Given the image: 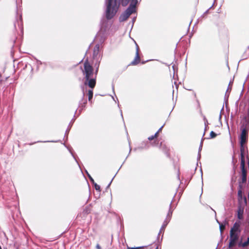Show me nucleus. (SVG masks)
I'll list each match as a JSON object with an SVG mask.
<instances>
[{"label": "nucleus", "mask_w": 249, "mask_h": 249, "mask_svg": "<svg viewBox=\"0 0 249 249\" xmlns=\"http://www.w3.org/2000/svg\"><path fill=\"white\" fill-rule=\"evenodd\" d=\"M98 68L95 71L93 67L90 64L88 59L84 63V68L82 73L84 75V85L88 86L90 89H93L96 84L97 75Z\"/></svg>", "instance_id": "1"}, {"label": "nucleus", "mask_w": 249, "mask_h": 249, "mask_svg": "<svg viewBox=\"0 0 249 249\" xmlns=\"http://www.w3.org/2000/svg\"><path fill=\"white\" fill-rule=\"evenodd\" d=\"M120 0H107L106 16L110 19L116 15L120 5Z\"/></svg>", "instance_id": "2"}, {"label": "nucleus", "mask_w": 249, "mask_h": 249, "mask_svg": "<svg viewBox=\"0 0 249 249\" xmlns=\"http://www.w3.org/2000/svg\"><path fill=\"white\" fill-rule=\"evenodd\" d=\"M241 134L240 136V156L245 157V154L246 152H248V148L247 146L245 145V143L247 141V137L249 130L243 129L241 130Z\"/></svg>", "instance_id": "3"}, {"label": "nucleus", "mask_w": 249, "mask_h": 249, "mask_svg": "<svg viewBox=\"0 0 249 249\" xmlns=\"http://www.w3.org/2000/svg\"><path fill=\"white\" fill-rule=\"evenodd\" d=\"M136 7L135 4H130L128 8L120 16V22L126 20L133 13H136Z\"/></svg>", "instance_id": "4"}, {"label": "nucleus", "mask_w": 249, "mask_h": 249, "mask_svg": "<svg viewBox=\"0 0 249 249\" xmlns=\"http://www.w3.org/2000/svg\"><path fill=\"white\" fill-rule=\"evenodd\" d=\"M241 168V181L242 183H246L247 181V171L245 169V157L240 156Z\"/></svg>", "instance_id": "5"}, {"label": "nucleus", "mask_w": 249, "mask_h": 249, "mask_svg": "<svg viewBox=\"0 0 249 249\" xmlns=\"http://www.w3.org/2000/svg\"><path fill=\"white\" fill-rule=\"evenodd\" d=\"M247 203V198L246 197H244V201L243 204H238L237 209V217L239 219L241 220L243 218V213L244 211V208Z\"/></svg>", "instance_id": "6"}, {"label": "nucleus", "mask_w": 249, "mask_h": 249, "mask_svg": "<svg viewBox=\"0 0 249 249\" xmlns=\"http://www.w3.org/2000/svg\"><path fill=\"white\" fill-rule=\"evenodd\" d=\"M241 223L240 221H236L234 224L233 227L230 230V233L233 234L239 235L241 230H240Z\"/></svg>", "instance_id": "7"}, {"label": "nucleus", "mask_w": 249, "mask_h": 249, "mask_svg": "<svg viewBox=\"0 0 249 249\" xmlns=\"http://www.w3.org/2000/svg\"><path fill=\"white\" fill-rule=\"evenodd\" d=\"M230 236L229 248H231L236 245L239 238V235L230 233Z\"/></svg>", "instance_id": "8"}, {"label": "nucleus", "mask_w": 249, "mask_h": 249, "mask_svg": "<svg viewBox=\"0 0 249 249\" xmlns=\"http://www.w3.org/2000/svg\"><path fill=\"white\" fill-rule=\"evenodd\" d=\"M241 130L244 129L249 130V115H247L244 117L241 122Z\"/></svg>", "instance_id": "9"}, {"label": "nucleus", "mask_w": 249, "mask_h": 249, "mask_svg": "<svg viewBox=\"0 0 249 249\" xmlns=\"http://www.w3.org/2000/svg\"><path fill=\"white\" fill-rule=\"evenodd\" d=\"M141 61V58L139 54L138 48L137 50L136 56L134 59L131 62L130 65L134 66L138 64Z\"/></svg>", "instance_id": "10"}, {"label": "nucleus", "mask_w": 249, "mask_h": 249, "mask_svg": "<svg viewBox=\"0 0 249 249\" xmlns=\"http://www.w3.org/2000/svg\"><path fill=\"white\" fill-rule=\"evenodd\" d=\"M238 204H243L244 201V197L242 195V191L238 190Z\"/></svg>", "instance_id": "11"}, {"label": "nucleus", "mask_w": 249, "mask_h": 249, "mask_svg": "<svg viewBox=\"0 0 249 249\" xmlns=\"http://www.w3.org/2000/svg\"><path fill=\"white\" fill-rule=\"evenodd\" d=\"M92 211V207L91 205H87L85 207L83 210V213L84 214H88L91 213Z\"/></svg>", "instance_id": "12"}, {"label": "nucleus", "mask_w": 249, "mask_h": 249, "mask_svg": "<svg viewBox=\"0 0 249 249\" xmlns=\"http://www.w3.org/2000/svg\"><path fill=\"white\" fill-rule=\"evenodd\" d=\"M93 89H90L88 91V96L89 101L91 103H92L91 100L93 97Z\"/></svg>", "instance_id": "13"}, {"label": "nucleus", "mask_w": 249, "mask_h": 249, "mask_svg": "<svg viewBox=\"0 0 249 249\" xmlns=\"http://www.w3.org/2000/svg\"><path fill=\"white\" fill-rule=\"evenodd\" d=\"M99 48H100V46H99V44H97L95 46V47L94 48V50H93V55L94 56H97V54H98V53L99 52Z\"/></svg>", "instance_id": "14"}, {"label": "nucleus", "mask_w": 249, "mask_h": 249, "mask_svg": "<svg viewBox=\"0 0 249 249\" xmlns=\"http://www.w3.org/2000/svg\"><path fill=\"white\" fill-rule=\"evenodd\" d=\"M249 245V237L248 238V240L247 241L244 242V243H240L239 244V246L242 247H246Z\"/></svg>", "instance_id": "15"}, {"label": "nucleus", "mask_w": 249, "mask_h": 249, "mask_svg": "<svg viewBox=\"0 0 249 249\" xmlns=\"http://www.w3.org/2000/svg\"><path fill=\"white\" fill-rule=\"evenodd\" d=\"M219 224L220 232L221 233H222L225 229V225L221 223H219Z\"/></svg>", "instance_id": "16"}, {"label": "nucleus", "mask_w": 249, "mask_h": 249, "mask_svg": "<svg viewBox=\"0 0 249 249\" xmlns=\"http://www.w3.org/2000/svg\"><path fill=\"white\" fill-rule=\"evenodd\" d=\"M158 133H156L154 135H152V136L148 137V139L149 141H152V140H154L155 139H156L157 138H158Z\"/></svg>", "instance_id": "17"}, {"label": "nucleus", "mask_w": 249, "mask_h": 249, "mask_svg": "<svg viewBox=\"0 0 249 249\" xmlns=\"http://www.w3.org/2000/svg\"><path fill=\"white\" fill-rule=\"evenodd\" d=\"M246 183H242V181H239V186H238V190L242 191V189L244 187V184Z\"/></svg>", "instance_id": "18"}, {"label": "nucleus", "mask_w": 249, "mask_h": 249, "mask_svg": "<svg viewBox=\"0 0 249 249\" xmlns=\"http://www.w3.org/2000/svg\"><path fill=\"white\" fill-rule=\"evenodd\" d=\"M93 185L96 190L98 191L99 192L101 191L100 186L99 185H98L96 183H94Z\"/></svg>", "instance_id": "19"}, {"label": "nucleus", "mask_w": 249, "mask_h": 249, "mask_svg": "<svg viewBox=\"0 0 249 249\" xmlns=\"http://www.w3.org/2000/svg\"><path fill=\"white\" fill-rule=\"evenodd\" d=\"M210 135L211 138H214L217 136V134H215V133L213 131H211L210 132Z\"/></svg>", "instance_id": "20"}, {"label": "nucleus", "mask_w": 249, "mask_h": 249, "mask_svg": "<svg viewBox=\"0 0 249 249\" xmlns=\"http://www.w3.org/2000/svg\"><path fill=\"white\" fill-rule=\"evenodd\" d=\"M127 249H144V247H136V248H131V247H129L127 246Z\"/></svg>", "instance_id": "21"}, {"label": "nucleus", "mask_w": 249, "mask_h": 249, "mask_svg": "<svg viewBox=\"0 0 249 249\" xmlns=\"http://www.w3.org/2000/svg\"><path fill=\"white\" fill-rule=\"evenodd\" d=\"M162 127H163V126H162L159 130L158 131L156 132V133H158V136H159V134L160 132L162 130Z\"/></svg>", "instance_id": "22"}, {"label": "nucleus", "mask_w": 249, "mask_h": 249, "mask_svg": "<svg viewBox=\"0 0 249 249\" xmlns=\"http://www.w3.org/2000/svg\"><path fill=\"white\" fill-rule=\"evenodd\" d=\"M89 178H90V180H91V181L92 182L93 184L95 183L94 182V180H93V179L91 177L89 176Z\"/></svg>", "instance_id": "23"}, {"label": "nucleus", "mask_w": 249, "mask_h": 249, "mask_svg": "<svg viewBox=\"0 0 249 249\" xmlns=\"http://www.w3.org/2000/svg\"><path fill=\"white\" fill-rule=\"evenodd\" d=\"M96 248L97 249H101V246L98 244L96 245Z\"/></svg>", "instance_id": "24"}, {"label": "nucleus", "mask_w": 249, "mask_h": 249, "mask_svg": "<svg viewBox=\"0 0 249 249\" xmlns=\"http://www.w3.org/2000/svg\"><path fill=\"white\" fill-rule=\"evenodd\" d=\"M19 18H20V20H22V16H21V15L19 16Z\"/></svg>", "instance_id": "25"}, {"label": "nucleus", "mask_w": 249, "mask_h": 249, "mask_svg": "<svg viewBox=\"0 0 249 249\" xmlns=\"http://www.w3.org/2000/svg\"><path fill=\"white\" fill-rule=\"evenodd\" d=\"M87 103V101L85 100V102H84V104H86Z\"/></svg>", "instance_id": "26"}, {"label": "nucleus", "mask_w": 249, "mask_h": 249, "mask_svg": "<svg viewBox=\"0 0 249 249\" xmlns=\"http://www.w3.org/2000/svg\"><path fill=\"white\" fill-rule=\"evenodd\" d=\"M156 249H158V246L156 247Z\"/></svg>", "instance_id": "27"}, {"label": "nucleus", "mask_w": 249, "mask_h": 249, "mask_svg": "<svg viewBox=\"0 0 249 249\" xmlns=\"http://www.w3.org/2000/svg\"><path fill=\"white\" fill-rule=\"evenodd\" d=\"M0 249H1V247H0Z\"/></svg>", "instance_id": "28"}]
</instances>
